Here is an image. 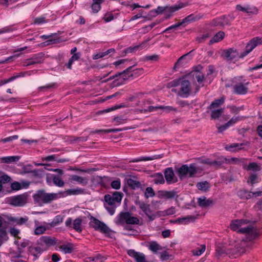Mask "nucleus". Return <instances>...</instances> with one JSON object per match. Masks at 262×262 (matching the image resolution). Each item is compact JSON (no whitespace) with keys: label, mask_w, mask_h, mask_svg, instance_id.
<instances>
[{"label":"nucleus","mask_w":262,"mask_h":262,"mask_svg":"<svg viewBox=\"0 0 262 262\" xmlns=\"http://www.w3.org/2000/svg\"><path fill=\"white\" fill-rule=\"evenodd\" d=\"M127 128H114L109 129H99L96 130L94 132V133H117L122 130H126Z\"/></svg>","instance_id":"44"},{"label":"nucleus","mask_w":262,"mask_h":262,"mask_svg":"<svg viewBox=\"0 0 262 262\" xmlns=\"http://www.w3.org/2000/svg\"><path fill=\"white\" fill-rule=\"evenodd\" d=\"M123 106H124V105H116V106H113L112 107H110V108H108L107 109L100 111L98 112V114H102L104 113H108L112 111L115 110L116 109L121 108Z\"/></svg>","instance_id":"57"},{"label":"nucleus","mask_w":262,"mask_h":262,"mask_svg":"<svg viewBox=\"0 0 262 262\" xmlns=\"http://www.w3.org/2000/svg\"><path fill=\"white\" fill-rule=\"evenodd\" d=\"M63 216L58 215L56 216L51 223H49L51 227L56 226L63 222Z\"/></svg>","instance_id":"45"},{"label":"nucleus","mask_w":262,"mask_h":262,"mask_svg":"<svg viewBox=\"0 0 262 262\" xmlns=\"http://www.w3.org/2000/svg\"><path fill=\"white\" fill-rule=\"evenodd\" d=\"M45 54L42 52H39L33 55L31 58H28L24 62V66H29L35 64L40 63L44 60Z\"/></svg>","instance_id":"13"},{"label":"nucleus","mask_w":262,"mask_h":262,"mask_svg":"<svg viewBox=\"0 0 262 262\" xmlns=\"http://www.w3.org/2000/svg\"><path fill=\"white\" fill-rule=\"evenodd\" d=\"M16 222V218L15 217L9 216L8 215H5V218H3L0 216V227L3 225V227L9 228L10 233L14 237H16V229L14 228L13 223Z\"/></svg>","instance_id":"8"},{"label":"nucleus","mask_w":262,"mask_h":262,"mask_svg":"<svg viewBox=\"0 0 262 262\" xmlns=\"http://www.w3.org/2000/svg\"><path fill=\"white\" fill-rule=\"evenodd\" d=\"M225 36V33L220 31L217 32L214 37L209 41V44L211 45L214 42H217L222 40Z\"/></svg>","instance_id":"36"},{"label":"nucleus","mask_w":262,"mask_h":262,"mask_svg":"<svg viewBox=\"0 0 262 262\" xmlns=\"http://www.w3.org/2000/svg\"><path fill=\"white\" fill-rule=\"evenodd\" d=\"M198 188L202 191H206L209 188V183L206 182H199L196 185Z\"/></svg>","instance_id":"50"},{"label":"nucleus","mask_w":262,"mask_h":262,"mask_svg":"<svg viewBox=\"0 0 262 262\" xmlns=\"http://www.w3.org/2000/svg\"><path fill=\"white\" fill-rule=\"evenodd\" d=\"M262 44V38L259 37L252 39L246 46V52L244 56H246L252 51L258 45Z\"/></svg>","instance_id":"16"},{"label":"nucleus","mask_w":262,"mask_h":262,"mask_svg":"<svg viewBox=\"0 0 262 262\" xmlns=\"http://www.w3.org/2000/svg\"><path fill=\"white\" fill-rule=\"evenodd\" d=\"M17 166L19 168H17V174H25L26 173H30L32 168V165L31 164L25 165L23 163H19Z\"/></svg>","instance_id":"23"},{"label":"nucleus","mask_w":262,"mask_h":262,"mask_svg":"<svg viewBox=\"0 0 262 262\" xmlns=\"http://www.w3.org/2000/svg\"><path fill=\"white\" fill-rule=\"evenodd\" d=\"M65 225L68 228L74 229L78 233H81L82 231V219L80 217H77L73 221L71 217H69L65 222Z\"/></svg>","instance_id":"11"},{"label":"nucleus","mask_w":262,"mask_h":262,"mask_svg":"<svg viewBox=\"0 0 262 262\" xmlns=\"http://www.w3.org/2000/svg\"><path fill=\"white\" fill-rule=\"evenodd\" d=\"M46 250L47 248H43L40 246L30 247L29 248V251L34 257L33 260H36L39 255Z\"/></svg>","instance_id":"22"},{"label":"nucleus","mask_w":262,"mask_h":262,"mask_svg":"<svg viewBox=\"0 0 262 262\" xmlns=\"http://www.w3.org/2000/svg\"><path fill=\"white\" fill-rule=\"evenodd\" d=\"M196 172L197 168L194 163L190 164L189 165H183L178 170L179 176L181 179L186 176L192 177L196 173Z\"/></svg>","instance_id":"7"},{"label":"nucleus","mask_w":262,"mask_h":262,"mask_svg":"<svg viewBox=\"0 0 262 262\" xmlns=\"http://www.w3.org/2000/svg\"><path fill=\"white\" fill-rule=\"evenodd\" d=\"M250 223H251V221L247 219L232 220L230 225V228L231 230L236 231L238 233L246 234L247 240L251 241L258 236V234L257 229L252 225L242 227L243 225Z\"/></svg>","instance_id":"1"},{"label":"nucleus","mask_w":262,"mask_h":262,"mask_svg":"<svg viewBox=\"0 0 262 262\" xmlns=\"http://www.w3.org/2000/svg\"><path fill=\"white\" fill-rule=\"evenodd\" d=\"M80 54L79 53L74 54L73 56L70 58L69 62L66 64L67 68L70 70L72 69V65L74 61L77 60L79 59Z\"/></svg>","instance_id":"42"},{"label":"nucleus","mask_w":262,"mask_h":262,"mask_svg":"<svg viewBox=\"0 0 262 262\" xmlns=\"http://www.w3.org/2000/svg\"><path fill=\"white\" fill-rule=\"evenodd\" d=\"M134 66H130L127 68L126 70H128L124 73L119 75V78L123 80H126L129 79L130 77H133L134 75L139 72L140 74L142 73L143 69H139L136 70H132Z\"/></svg>","instance_id":"15"},{"label":"nucleus","mask_w":262,"mask_h":262,"mask_svg":"<svg viewBox=\"0 0 262 262\" xmlns=\"http://www.w3.org/2000/svg\"><path fill=\"white\" fill-rule=\"evenodd\" d=\"M155 182L156 184H164L165 180L163 176L161 173H157L155 175Z\"/></svg>","instance_id":"56"},{"label":"nucleus","mask_w":262,"mask_h":262,"mask_svg":"<svg viewBox=\"0 0 262 262\" xmlns=\"http://www.w3.org/2000/svg\"><path fill=\"white\" fill-rule=\"evenodd\" d=\"M136 204L138 205L139 208L147 216L149 222L153 221L158 216V214L157 213H154L151 210L150 208V205L148 204L145 203L143 201H136Z\"/></svg>","instance_id":"9"},{"label":"nucleus","mask_w":262,"mask_h":262,"mask_svg":"<svg viewBox=\"0 0 262 262\" xmlns=\"http://www.w3.org/2000/svg\"><path fill=\"white\" fill-rule=\"evenodd\" d=\"M230 19L226 17V15H223L221 17L216 18L213 19L210 25L213 27H219L220 28H224L225 25L230 26Z\"/></svg>","instance_id":"14"},{"label":"nucleus","mask_w":262,"mask_h":262,"mask_svg":"<svg viewBox=\"0 0 262 262\" xmlns=\"http://www.w3.org/2000/svg\"><path fill=\"white\" fill-rule=\"evenodd\" d=\"M228 108H230L231 112L232 114H237L239 113L240 111L243 110L244 107L241 106V107H236L235 105H231L228 106Z\"/></svg>","instance_id":"61"},{"label":"nucleus","mask_w":262,"mask_h":262,"mask_svg":"<svg viewBox=\"0 0 262 262\" xmlns=\"http://www.w3.org/2000/svg\"><path fill=\"white\" fill-rule=\"evenodd\" d=\"M104 200L106 202V204L109 205H116V201L114 200V198L110 194H106L104 195Z\"/></svg>","instance_id":"53"},{"label":"nucleus","mask_w":262,"mask_h":262,"mask_svg":"<svg viewBox=\"0 0 262 262\" xmlns=\"http://www.w3.org/2000/svg\"><path fill=\"white\" fill-rule=\"evenodd\" d=\"M132 213L128 211L121 212L117 216L116 223L117 225H123L126 223L128 225H141L137 217L132 216Z\"/></svg>","instance_id":"4"},{"label":"nucleus","mask_w":262,"mask_h":262,"mask_svg":"<svg viewBox=\"0 0 262 262\" xmlns=\"http://www.w3.org/2000/svg\"><path fill=\"white\" fill-rule=\"evenodd\" d=\"M247 143H242L241 144L239 143H233L230 145H228L226 146L225 148L227 150H229L230 151L235 152L239 150L244 149L242 147L243 145H247Z\"/></svg>","instance_id":"27"},{"label":"nucleus","mask_w":262,"mask_h":262,"mask_svg":"<svg viewBox=\"0 0 262 262\" xmlns=\"http://www.w3.org/2000/svg\"><path fill=\"white\" fill-rule=\"evenodd\" d=\"M112 196L117 203L120 204L121 202L123 194L119 192H115Z\"/></svg>","instance_id":"54"},{"label":"nucleus","mask_w":262,"mask_h":262,"mask_svg":"<svg viewBox=\"0 0 262 262\" xmlns=\"http://www.w3.org/2000/svg\"><path fill=\"white\" fill-rule=\"evenodd\" d=\"M33 176L37 177L38 178H41L43 177L44 175V170L42 169H35L32 170L30 172Z\"/></svg>","instance_id":"55"},{"label":"nucleus","mask_w":262,"mask_h":262,"mask_svg":"<svg viewBox=\"0 0 262 262\" xmlns=\"http://www.w3.org/2000/svg\"><path fill=\"white\" fill-rule=\"evenodd\" d=\"M127 184L130 188L133 189L140 188L141 186L140 182L131 178L128 179L127 180Z\"/></svg>","instance_id":"40"},{"label":"nucleus","mask_w":262,"mask_h":262,"mask_svg":"<svg viewBox=\"0 0 262 262\" xmlns=\"http://www.w3.org/2000/svg\"><path fill=\"white\" fill-rule=\"evenodd\" d=\"M246 52V47L245 50L239 54L238 51L234 48H230L228 50H224L223 52L222 56L225 57L228 60H232L233 59L243 58L245 56H244L245 52Z\"/></svg>","instance_id":"10"},{"label":"nucleus","mask_w":262,"mask_h":262,"mask_svg":"<svg viewBox=\"0 0 262 262\" xmlns=\"http://www.w3.org/2000/svg\"><path fill=\"white\" fill-rule=\"evenodd\" d=\"M155 193L154 191L152 188L150 187H148L146 188L145 192V196L146 198H148L149 197H153L155 196Z\"/></svg>","instance_id":"59"},{"label":"nucleus","mask_w":262,"mask_h":262,"mask_svg":"<svg viewBox=\"0 0 262 262\" xmlns=\"http://www.w3.org/2000/svg\"><path fill=\"white\" fill-rule=\"evenodd\" d=\"M53 183L58 187H62L64 186V182L59 177L54 176L53 177Z\"/></svg>","instance_id":"52"},{"label":"nucleus","mask_w":262,"mask_h":262,"mask_svg":"<svg viewBox=\"0 0 262 262\" xmlns=\"http://www.w3.org/2000/svg\"><path fill=\"white\" fill-rule=\"evenodd\" d=\"M176 213V208L174 207H171L163 211H158L157 214H158V216H165L167 215H173Z\"/></svg>","instance_id":"34"},{"label":"nucleus","mask_w":262,"mask_h":262,"mask_svg":"<svg viewBox=\"0 0 262 262\" xmlns=\"http://www.w3.org/2000/svg\"><path fill=\"white\" fill-rule=\"evenodd\" d=\"M192 74L195 78L198 83H201L204 80V75L201 72L199 71H193Z\"/></svg>","instance_id":"46"},{"label":"nucleus","mask_w":262,"mask_h":262,"mask_svg":"<svg viewBox=\"0 0 262 262\" xmlns=\"http://www.w3.org/2000/svg\"><path fill=\"white\" fill-rule=\"evenodd\" d=\"M234 93L238 95L246 94L248 92L247 85L249 84L242 76L234 77L232 80Z\"/></svg>","instance_id":"6"},{"label":"nucleus","mask_w":262,"mask_h":262,"mask_svg":"<svg viewBox=\"0 0 262 262\" xmlns=\"http://www.w3.org/2000/svg\"><path fill=\"white\" fill-rule=\"evenodd\" d=\"M231 249H226L224 247H217L216 249V253L217 256H223L228 254H231Z\"/></svg>","instance_id":"35"},{"label":"nucleus","mask_w":262,"mask_h":262,"mask_svg":"<svg viewBox=\"0 0 262 262\" xmlns=\"http://www.w3.org/2000/svg\"><path fill=\"white\" fill-rule=\"evenodd\" d=\"M34 203L39 206L49 204L58 198V194L47 193L43 189L37 190L33 195Z\"/></svg>","instance_id":"2"},{"label":"nucleus","mask_w":262,"mask_h":262,"mask_svg":"<svg viewBox=\"0 0 262 262\" xmlns=\"http://www.w3.org/2000/svg\"><path fill=\"white\" fill-rule=\"evenodd\" d=\"M60 249L65 253H71L73 251V244L68 243L60 246Z\"/></svg>","instance_id":"43"},{"label":"nucleus","mask_w":262,"mask_h":262,"mask_svg":"<svg viewBox=\"0 0 262 262\" xmlns=\"http://www.w3.org/2000/svg\"><path fill=\"white\" fill-rule=\"evenodd\" d=\"M29 195L28 192L17 195V206L21 207L25 206L28 203Z\"/></svg>","instance_id":"24"},{"label":"nucleus","mask_w":262,"mask_h":262,"mask_svg":"<svg viewBox=\"0 0 262 262\" xmlns=\"http://www.w3.org/2000/svg\"><path fill=\"white\" fill-rule=\"evenodd\" d=\"M165 247H163L158 244L156 242H151L149 246V249L154 253H157L159 250H163Z\"/></svg>","instance_id":"33"},{"label":"nucleus","mask_w":262,"mask_h":262,"mask_svg":"<svg viewBox=\"0 0 262 262\" xmlns=\"http://www.w3.org/2000/svg\"><path fill=\"white\" fill-rule=\"evenodd\" d=\"M72 181H76L83 186L86 185L88 183V179L77 175H72L71 177Z\"/></svg>","instance_id":"32"},{"label":"nucleus","mask_w":262,"mask_h":262,"mask_svg":"<svg viewBox=\"0 0 262 262\" xmlns=\"http://www.w3.org/2000/svg\"><path fill=\"white\" fill-rule=\"evenodd\" d=\"M57 240L54 237H51L48 236H42L39 238L40 244L42 245L45 244L47 249L52 246H54L57 244Z\"/></svg>","instance_id":"18"},{"label":"nucleus","mask_w":262,"mask_h":262,"mask_svg":"<svg viewBox=\"0 0 262 262\" xmlns=\"http://www.w3.org/2000/svg\"><path fill=\"white\" fill-rule=\"evenodd\" d=\"M211 110V118L212 119H219L224 113V108L219 109H212Z\"/></svg>","instance_id":"31"},{"label":"nucleus","mask_w":262,"mask_h":262,"mask_svg":"<svg viewBox=\"0 0 262 262\" xmlns=\"http://www.w3.org/2000/svg\"><path fill=\"white\" fill-rule=\"evenodd\" d=\"M244 244L245 242H241L239 245H237L235 249L231 250V254L235 257L243 254L245 251L244 245H243Z\"/></svg>","instance_id":"30"},{"label":"nucleus","mask_w":262,"mask_h":262,"mask_svg":"<svg viewBox=\"0 0 262 262\" xmlns=\"http://www.w3.org/2000/svg\"><path fill=\"white\" fill-rule=\"evenodd\" d=\"M35 224L36 226L34 230L35 235L42 234L47 230V228L45 226H38L39 222L38 221H35Z\"/></svg>","instance_id":"38"},{"label":"nucleus","mask_w":262,"mask_h":262,"mask_svg":"<svg viewBox=\"0 0 262 262\" xmlns=\"http://www.w3.org/2000/svg\"><path fill=\"white\" fill-rule=\"evenodd\" d=\"M243 118V117L234 116L233 117H232L231 119L227 122V123L230 126L233 125L234 124L236 123L238 121L241 120Z\"/></svg>","instance_id":"60"},{"label":"nucleus","mask_w":262,"mask_h":262,"mask_svg":"<svg viewBox=\"0 0 262 262\" xmlns=\"http://www.w3.org/2000/svg\"><path fill=\"white\" fill-rule=\"evenodd\" d=\"M67 195H76L79 194H85L86 191L84 189L81 188H76L74 189H69L65 191Z\"/></svg>","instance_id":"26"},{"label":"nucleus","mask_w":262,"mask_h":262,"mask_svg":"<svg viewBox=\"0 0 262 262\" xmlns=\"http://www.w3.org/2000/svg\"><path fill=\"white\" fill-rule=\"evenodd\" d=\"M127 254L129 256L134 258L137 262H148L146 261L145 257L143 253L130 249L127 251Z\"/></svg>","instance_id":"19"},{"label":"nucleus","mask_w":262,"mask_h":262,"mask_svg":"<svg viewBox=\"0 0 262 262\" xmlns=\"http://www.w3.org/2000/svg\"><path fill=\"white\" fill-rule=\"evenodd\" d=\"M2 161L5 163H11L16 161V156H8L2 158Z\"/></svg>","instance_id":"58"},{"label":"nucleus","mask_w":262,"mask_h":262,"mask_svg":"<svg viewBox=\"0 0 262 262\" xmlns=\"http://www.w3.org/2000/svg\"><path fill=\"white\" fill-rule=\"evenodd\" d=\"M160 109L163 110L166 113H169L171 111L178 112L177 108L171 106H162L159 105Z\"/></svg>","instance_id":"62"},{"label":"nucleus","mask_w":262,"mask_h":262,"mask_svg":"<svg viewBox=\"0 0 262 262\" xmlns=\"http://www.w3.org/2000/svg\"><path fill=\"white\" fill-rule=\"evenodd\" d=\"M205 246L204 245H202L201 247L193 250L192 252L193 255L200 256L205 251Z\"/></svg>","instance_id":"51"},{"label":"nucleus","mask_w":262,"mask_h":262,"mask_svg":"<svg viewBox=\"0 0 262 262\" xmlns=\"http://www.w3.org/2000/svg\"><path fill=\"white\" fill-rule=\"evenodd\" d=\"M225 101V97L223 96L219 99H215L211 102L210 105L208 107V109L212 110L215 109L224 104Z\"/></svg>","instance_id":"25"},{"label":"nucleus","mask_w":262,"mask_h":262,"mask_svg":"<svg viewBox=\"0 0 262 262\" xmlns=\"http://www.w3.org/2000/svg\"><path fill=\"white\" fill-rule=\"evenodd\" d=\"M164 176L167 184H170L177 182V180H174V173L172 168H166L164 171Z\"/></svg>","instance_id":"20"},{"label":"nucleus","mask_w":262,"mask_h":262,"mask_svg":"<svg viewBox=\"0 0 262 262\" xmlns=\"http://www.w3.org/2000/svg\"><path fill=\"white\" fill-rule=\"evenodd\" d=\"M104 206L105 209L108 211V212L110 214V215H112L114 214L115 209L117 207L116 205H109L107 204H104Z\"/></svg>","instance_id":"63"},{"label":"nucleus","mask_w":262,"mask_h":262,"mask_svg":"<svg viewBox=\"0 0 262 262\" xmlns=\"http://www.w3.org/2000/svg\"><path fill=\"white\" fill-rule=\"evenodd\" d=\"M238 195L243 199H249L252 197L251 192L246 190H241L238 192Z\"/></svg>","instance_id":"47"},{"label":"nucleus","mask_w":262,"mask_h":262,"mask_svg":"<svg viewBox=\"0 0 262 262\" xmlns=\"http://www.w3.org/2000/svg\"><path fill=\"white\" fill-rule=\"evenodd\" d=\"M227 159L224 157H220L216 160L213 161L212 165L216 168L221 167L224 163L227 161Z\"/></svg>","instance_id":"48"},{"label":"nucleus","mask_w":262,"mask_h":262,"mask_svg":"<svg viewBox=\"0 0 262 262\" xmlns=\"http://www.w3.org/2000/svg\"><path fill=\"white\" fill-rule=\"evenodd\" d=\"M170 87L180 86V95L183 97H187L190 95L191 90L190 83L189 80L184 78L175 79L168 84Z\"/></svg>","instance_id":"3"},{"label":"nucleus","mask_w":262,"mask_h":262,"mask_svg":"<svg viewBox=\"0 0 262 262\" xmlns=\"http://www.w3.org/2000/svg\"><path fill=\"white\" fill-rule=\"evenodd\" d=\"M198 203L201 208H207L212 206L214 201L211 199H207L205 196H201L198 199Z\"/></svg>","instance_id":"21"},{"label":"nucleus","mask_w":262,"mask_h":262,"mask_svg":"<svg viewBox=\"0 0 262 262\" xmlns=\"http://www.w3.org/2000/svg\"><path fill=\"white\" fill-rule=\"evenodd\" d=\"M197 19V17L193 14H191L186 16L185 18L183 19L181 21L183 27L186 26L187 24L195 21Z\"/></svg>","instance_id":"39"},{"label":"nucleus","mask_w":262,"mask_h":262,"mask_svg":"<svg viewBox=\"0 0 262 262\" xmlns=\"http://www.w3.org/2000/svg\"><path fill=\"white\" fill-rule=\"evenodd\" d=\"M106 259V257L101 254H97L95 256L86 257L85 262H104Z\"/></svg>","instance_id":"29"},{"label":"nucleus","mask_w":262,"mask_h":262,"mask_svg":"<svg viewBox=\"0 0 262 262\" xmlns=\"http://www.w3.org/2000/svg\"><path fill=\"white\" fill-rule=\"evenodd\" d=\"M209 37V34L208 33H206L198 36L196 38V40L198 41L199 43H202L205 41Z\"/></svg>","instance_id":"64"},{"label":"nucleus","mask_w":262,"mask_h":262,"mask_svg":"<svg viewBox=\"0 0 262 262\" xmlns=\"http://www.w3.org/2000/svg\"><path fill=\"white\" fill-rule=\"evenodd\" d=\"M158 195L159 198H164L165 199H175L177 200L178 198L177 192L175 190H160L158 192Z\"/></svg>","instance_id":"17"},{"label":"nucleus","mask_w":262,"mask_h":262,"mask_svg":"<svg viewBox=\"0 0 262 262\" xmlns=\"http://www.w3.org/2000/svg\"><path fill=\"white\" fill-rule=\"evenodd\" d=\"M90 219L91 221L89 223V225L91 227L93 228L95 230L100 231L101 232L105 234L107 237H113V232L104 223L101 222L93 216H91Z\"/></svg>","instance_id":"5"},{"label":"nucleus","mask_w":262,"mask_h":262,"mask_svg":"<svg viewBox=\"0 0 262 262\" xmlns=\"http://www.w3.org/2000/svg\"><path fill=\"white\" fill-rule=\"evenodd\" d=\"M7 228L5 227H3L0 229V247L6 241H7L8 239V237L7 236L6 229Z\"/></svg>","instance_id":"41"},{"label":"nucleus","mask_w":262,"mask_h":262,"mask_svg":"<svg viewBox=\"0 0 262 262\" xmlns=\"http://www.w3.org/2000/svg\"><path fill=\"white\" fill-rule=\"evenodd\" d=\"M196 219V217L194 216L188 215L178 218V221L180 222V224H187L191 222H194Z\"/></svg>","instance_id":"37"},{"label":"nucleus","mask_w":262,"mask_h":262,"mask_svg":"<svg viewBox=\"0 0 262 262\" xmlns=\"http://www.w3.org/2000/svg\"><path fill=\"white\" fill-rule=\"evenodd\" d=\"M150 38H148L146 40L143 41L142 43H141L139 45L136 46L134 47H129L127 49H126L124 52L125 54L128 53H133L135 52V51H136L137 50L140 49H143L146 47V44L148 41H149Z\"/></svg>","instance_id":"28"},{"label":"nucleus","mask_w":262,"mask_h":262,"mask_svg":"<svg viewBox=\"0 0 262 262\" xmlns=\"http://www.w3.org/2000/svg\"><path fill=\"white\" fill-rule=\"evenodd\" d=\"M186 6H187V4H185L183 3H179L178 5H176L170 7L166 6L163 7L158 6L157 9H155V11L157 12L158 15L162 13L164 11H165L166 12L173 13L184 7Z\"/></svg>","instance_id":"12"},{"label":"nucleus","mask_w":262,"mask_h":262,"mask_svg":"<svg viewBox=\"0 0 262 262\" xmlns=\"http://www.w3.org/2000/svg\"><path fill=\"white\" fill-rule=\"evenodd\" d=\"M30 184V182L21 180L19 182H17V190L28 188Z\"/></svg>","instance_id":"49"}]
</instances>
